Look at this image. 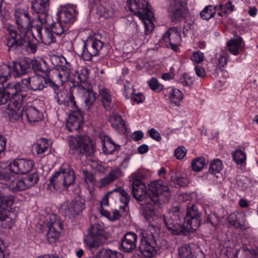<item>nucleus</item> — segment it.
<instances>
[{
    "label": "nucleus",
    "instance_id": "nucleus-1",
    "mask_svg": "<svg viewBox=\"0 0 258 258\" xmlns=\"http://www.w3.org/2000/svg\"><path fill=\"white\" fill-rule=\"evenodd\" d=\"M168 187L163 184L162 181H153L149 185L147 190L146 185L140 180H135L132 183V194L138 201L146 202L141 204V213L144 217L150 221L155 215V210L160 205L169 201Z\"/></svg>",
    "mask_w": 258,
    "mask_h": 258
},
{
    "label": "nucleus",
    "instance_id": "nucleus-2",
    "mask_svg": "<svg viewBox=\"0 0 258 258\" xmlns=\"http://www.w3.org/2000/svg\"><path fill=\"white\" fill-rule=\"evenodd\" d=\"M14 16L18 29H15L12 27L8 28L10 38L7 40L6 45L9 50L25 51L29 53H34L37 49V46L34 41L29 39L27 32L37 23L36 22L37 19L32 20L29 13L24 10H16Z\"/></svg>",
    "mask_w": 258,
    "mask_h": 258
},
{
    "label": "nucleus",
    "instance_id": "nucleus-3",
    "mask_svg": "<svg viewBox=\"0 0 258 258\" xmlns=\"http://www.w3.org/2000/svg\"><path fill=\"white\" fill-rule=\"evenodd\" d=\"M20 83L0 84V104H5L10 100L8 106V114L11 119L19 120L22 118L23 109L22 105L25 95L20 93Z\"/></svg>",
    "mask_w": 258,
    "mask_h": 258
},
{
    "label": "nucleus",
    "instance_id": "nucleus-4",
    "mask_svg": "<svg viewBox=\"0 0 258 258\" xmlns=\"http://www.w3.org/2000/svg\"><path fill=\"white\" fill-rule=\"evenodd\" d=\"M69 145L71 150L86 157H92L96 151L93 141L87 136L70 137Z\"/></svg>",
    "mask_w": 258,
    "mask_h": 258
},
{
    "label": "nucleus",
    "instance_id": "nucleus-5",
    "mask_svg": "<svg viewBox=\"0 0 258 258\" xmlns=\"http://www.w3.org/2000/svg\"><path fill=\"white\" fill-rule=\"evenodd\" d=\"M75 180V173L70 167L60 168L50 179V183L56 188H67L74 184Z\"/></svg>",
    "mask_w": 258,
    "mask_h": 258
},
{
    "label": "nucleus",
    "instance_id": "nucleus-6",
    "mask_svg": "<svg viewBox=\"0 0 258 258\" xmlns=\"http://www.w3.org/2000/svg\"><path fill=\"white\" fill-rule=\"evenodd\" d=\"M103 233V230L99 229L98 225H93L88 229L84 241L91 253H94L105 242L106 238Z\"/></svg>",
    "mask_w": 258,
    "mask_h": 258
},
{
    "label": "nucleus",
    "instance_id": "nucleus-7",
    "mask_svg": "<svg viewBox=\"0 0 258 258\" xmlns=\"http://www.w3.org/2000/svg\"><path fill=\"white\" fill-rule=\"evenodd\" d=\"M141 235L139 246L140 252L145 257L150 258L153 256L160 249L154 235L151 232L148 233L145 231L141 232Z\"/></svg>",
    "mask_w": 258,
    "mask_h": 258
},
{
    "label": "nucleus",
    "instance_id": "nucleus-8",
    "mask_svg": "<svg viewBox=\"0 0 258 258\" xmlns=\"http://www.w3.org/2000/svg\"><path fill=\"white\" fill-rule=\"evenodd\" d=\"M179 208L174 207L168 215L164 217L165 225L169 231L175 235L185 234V230L182 226L179 216Z\"/></svg>",
    "mask_w": 258,
    "mask_h": 258
},
{
    "label": "nucleus",
    "instance_id": "nucleus-9",
    "mask_svg": "<svg viewBox=\"0 0 258 258\" xmlns=\"http://www.w3.org/2000/svg\"><path fill=\"white\" fill-rule=\"evenodd\" d=\"M39 177L37 172L28 174L21 179L14 181L13 178L9 184L10 190L14 192L26 190L36 184L39 181Z\"/></svg>",
    "mask_w": 258,
    "mask_h": 258
},
{
    "label": "nucleus",
    "instance_id": "nucleus-10",
    "mask_svg": "<svg viewBox=\"0 0 258 258\" xmlns=\"http://www.w3.org/2000/svg\"><path fill=\"white\" fill-rule=\"evenodd\" d=\"M168 11L172 22L181 21L187 13V0H168Z\"/></svg>",
    "mask_w": 258,
    "mask_h": 258
},
{
    "label": "nucleus",
    "instance_id": "nucleus-11",
    "mask_svg": "<svg viewBox=\"0 0 258 258\" xmlns=\"http://www.w3.org/2000/svg\"><path fill=\"white\" fill-rule=\"evenodd\" d=\"M104 43L101 40L92 38L84 41L81 55L85 60H90L93 56L101 53Z\"/></svg>",
    "mask_w": 258,
    "mask_h": 258
},
{
    "label": "nucleus",
    "instance_id": "nucleus-12",
    "mask_svg": "<svg viewBox=\"0 0 258 258\" xmlns=\"http://www.w3.org/2000/svg\"><path fill=\"white\" fill-rule=\"evenodd\" d=\"M130 9L141 20L151 21L153 13L146 0H131Z\"/></svg>",
    "mask_w": 258,
    "mask_h": 258
},
{
    "label": "nucleus",
    "instance_id": "nucleus-13",
    "mask_svg": "<svg viewBox=\"0 0 258 258\" xmlns=\"http://www.w3.org/2000/svg\"><path fill=\"white\" fill-rule=\"evenodd\" d=\"M49 82H53L50 75H46L45 77L41 75H36L22 80V83L24 86L34 91L42 90L45 87V85L49 87Z\"/></svg>",
    "mask_w": 258,
    "mask_h": 258
},
{
    "label": "nucleus",
    "instance_id": "nucleus-14",
    "mask_svg": "<svg viewBox=\"0 0 258 258\" xmlns=\"http://www.w3.org/2000/svg\"><path fill=\"white\" fill-rule=\"evenodd\" d=\"M118 198L123 204V206L121 207L122 211H127L128 210V203L131 197L122 187H118L107 192L103 198V201L105 202V205H108L109 199L113 201Z\"/></svg>",
    "mask_w": 258,
    "mask_h": 258
},
{
    "label": "nucleus",
    "instance_id": "nucleus-15",
    "mask_svg": "<svg viewBox=\"0 0 258 258\" xmlns=\"http://www.w3.org/2000/svg\"><path fill=\"white\" fill-rule=\"evenodd\" d=\"M201 214L198 206L195 204H189L187 207L186 215L185 217V227L188 230H196L200 225Z\"/></svg>",
    "mask_w": 258,
    "mask_h": 258
},
{
    "label": "nucleus",
    "instance_id": "nucleus-16",
    "mask_svg": "<svg viewBox=\"0 0 258 258\" xmlns=\"http://www.w3.org/2000/svg\"><path fill=\"white\" fill-rule=\"evenodd\" d=\"M84 209V203L80 200L67 201L64 202L61 206L63 214L69 218L78 215Z\"/></svg>",
    "mask_w": 258,
    "mask_h": 258
},
{
    "label": "nucleus",
    "instance_id": "nucleus-17",
    "mask_svg": "<svg viewBox=\"0 0 258 258\" xmlns=\"http://www.w3.org/2000/svg\"><path fill=\"white\" fill-rule=\"evenodd\" d=\"M34 166L31 160L20 159L14 160L9 164V170L12 174H26L30 171Z\"/></svg>",
    "mask_w": 258,
    "mask_h": 258
},
{
    "label": "nucleus",
    "instance_id": "nucleus-18",
    "mask_svg": "<svg viewBox=\"0 0 258 258\" xmlns=\"http://www.w3.org/2000/svg\"><path fill=\"white\" fill-rule=\"evenodd\" d=\"M36 22L37 23L34 25L33 28L35 29L37 34V37L40 40L45 44L49 45L55 41V38L53 36L52 33L46 27H45L44 31L42 32L43 26L45 23L43 22V20L40 17Z\"/></svg>",
    "mask_w": 258,
    "mask_h": 258
},
{
    "label": "nucleus",
    "instance_id": "nucleus-19",
    "mask_svg": "<svg viewBox=\"0 0 258 258\" xmlns=\"http://www.w3.org/2000/svg\"><path fill=\"white\" fill-rule=\"evenodd\" d=\"M49 5V0H33L32 2L31 9L35 13L40 15L36 19L40 17L43 22L48 23V20L51 19V17L47 13Z\"/></svg>",
    "mask_w": 258,
    "mask_h": 258
},
{
    "label": "nucleus",
    "instance_id": "nucleus-20",
    "mask_svg": "<svg viewBox=\"0 0 258 258\" xmlns=\"http://www.w3.org/2000/svg\"><path fill=\"white\" fill-rule=\"evenodd\" d=\"M65 62V64L59 65L58 69L53 71L51 77L53 81L61 85L69 81L71 73V64L67 61Z\"/></svg>",
    "mask_w": 258,
    "mask_h": 258
},
{
    "label": "nucleus",
    "instance_id": "nucleus-21",
    "mask_svg": "<svg viewBox=\"0 0 258 258\" xmlns=\"http://www.w3.org/2000/svg\"><path fill=\"white\" fill-rule=\"evenodd\" d=\"M50 223L48 225V231L47 233V237L50 243H53L59 237V231L58 229H62L63 224L60 222L58 217L55 215L50 217Z\"/></svg>",
    "mask_w": 258,
    "mask_h": 258
},
{
    "label": "nucleus",
    "instance_id": "nucleus-22",
    "mask_svg": "<svg viewBox=\"0 0 258 258\" xmlns=\"http://www.w3.org/2000/svg\"><path fill=\"white\" fill-rule=\"evenodd\" d=\"M22 108L23 109L22 118H20L19 120H14L13 119H11L12 121L23 120L25 117L27 121L32 123L38 122L42 119L43 114L37 108L32 106H26L25 108L22 106Z\"/></svg>",
    "mask_w": 258,
    "mask_h": 258
},
{
    "label": "nucleus",
    "instance_id": "nucleus-23",
    "mask_svg": "<svg viewBox=\"0 0 258 258\" xmlns=\"http://www.w3.org/2000/svg\"><path fill=\"white\" fill-rule=\"evenodd\" d=\"M58 17L60 21L65 24L68 27L75 21L77 15L76 7L74 5H68L66 10L60 11L58 14Z\"/></svg>",
    "mask_w": 258,
    "mask_h": 258
},
{
    "label": "nucleus",
    "instance_id": "nucleus-24",
    "mask_svg": "<svg viewBox=\"0 0 258 258\" xmlns=\"http://www.w3.org/2000/svg\"><path fill=\"white\" fill-rule=\"evenodd\" d=\"M137 235L134 232H128L124 235L121 241V247L125 252H130L136 248Z\"/></svg>",
    "mask_w": 258,
    "mask_h": 258
},
{
    "label": "nucleus",
    "instance_id": "nucleus-25",
    "mask_svg": "<svg viewBox=\"0 0 258 258\" xmlns=\"http://www.w3.org/2000/svg\"><path fill=\"white\" fill-rule=\"evenodd\" d=\"M82 117L80 112L73 111L69 116L67 121L66 128L71 132L78 131L81 127Z\"/></svg>",
    "mask_w": 258,
    "mask_h": 258
},
{
    "label": "nucleus",
    "instance_id": "nucleus-26",
    "mask_svg": "<svg viewBox=\"0 0 258 258\" xmlns=\"http://www.w3.org/2000/svg\"><path fill=\"white\" fill-rule=\"evenodd\" d=\"M30 64L26 59H22L19 61H13L12 74L15 77H20L28 72Z\"/></svg>",
    "mask_w": 258,
    "mask_h": 258
},
{
    "label": "nucleus",
    "instance_id": "nucleus-27",
    "mask_svg": "<svg viewBox=\"0 0 258 258\" xmlns=\"http://www.w3.org/2000/svg\"><path fill=\"white\" fill-rule=\"evenodd\" d=\"M194 252L191 247L187 245H183L178 248L180 258H205L204 253L199 248H197Z\"/></svg>",
    "mask_w": 258,
    "mask_h": 258
},
{
    "label": "nucleus",
    "instance_id": "nucleus-28",
    "mask_svg": "<svg viewBox=\"0 0 258 258\" xmlns=\"http://www.w3.org/2000/svg\"><path fill=\"white\" fill-rule=\"evenodd\" d=\"M17 213L12 209L8 210L0 218L2 226L5 229H11L15 225Z\"/></svg>",
    "mask_w": 258,
    "mask_h": 258
},
{
    "label": "nucleus",
    "instance_id": "nucleus-29",
    "mask_svg": "<svg viewBox=\"0 0 258 258\" xmlns=\"http://www.w3.org/2000/svg\"><path fill=\"white\" fill-rule=\"evenodd\" d=\"M122 172L119 168H115L110 171L108 174L104 178H101L98 182L97 186L101 188L108 185L122 176Z\"/></svg>",
    "mask_w": 258,
    "mask_h": 258
},
{
    "label": "nucleus",
    "instance_id": "nucleus-30",
    "mask_svg": "<svg viewBox=\"0 0 258 258\" xmlns=\"http://www.w3.org/2000/svg\"><path fill=\"white\" fill-rule=\"evenodd\" d=\"M162 40L167 46L168 43H180L181 41L180 35L176 28H170L163 35Z\"/></svg>",
    "mask_w": 258,
    "mask_h": 258
},
{
    "label": "nucleus",
    "instance_id": "nucleus-31",
    "mask_svg": "<svg viewBox=\"0 0 258 258\" xmlns=\"http://www.w3.org/2000/svg\"><path fill=\"white\" fill-rule=\"evenodd\" d=\"M57 22L51 24L49 23V20L48 23H45V24L50 26L53 33H55L57 35L60 36L67 31L69 29V27L65 25L64 23L61 22L60 19L57 18Z\"/></svg>",
    "mask_w": 258,
    "mask_h": 258
},
{
    "label": "nucleus",
    "instance_id": "nucleus-32",
    "mask_svg": "<svg viewBox=\"0 0 258 258\" xmlns=\"http://www.w3.org/2000/svg\"><path fill=\"white\" fill-rule=\"evenodd\" d=\"M49 87L52 88L54 92V99L59 105L64 104L66 103V96L63 92L59 90V84L53 82H49Z\"/></svg>",
    "mask_w": 258,
    "mask_h": 258
},
{
    "label": "nucleus",
    "instance_id": "nucleus-33",
    "mask_svg": "<svg viewBox=\"0 0 258 258\" xmlns=\"http://www.w3.org/2000/svg\"><path fill=\"white\" fill-rule=\"evenodd\" d=\"M101 102L106 110H109L111 108L112 98L108 91L104 88H100L99 90Z\"/></svg>",
    "mask_w": 258,
    "mask_h": 258
},
{
    "label": "nucleus",
    "instance_id": "nucleus-34",
    "mask_svg": "<svg viewBox=\"0 0 258 258\" xmlns=\"http://www.w3.org/2000/svg\"><path fill=\"white\" fill-rule=\"evenodd\" d=\"M14 178V174L11 173L9 167L7 168L5 164L0 162V180L8 182V185Z\"/></svg>",
    "mask_w": 258,
    "mask_h": 258
},
{
    "label": "nucleus",
    "instance_id": "nucleus-35",
    "mask_svg": "<svg viewBox=\"0 0 258 258\" xmlns=\"http://www.w3.org/2000/svg\"><path fill=\"white\" fill-rule=\"evenodd\" d=\"M85 103L90 109L94 105L96 99V93L91 87L84 89Z\"/></svg>",
    "mask_w": 258,
    "mask_h": 258
},
{
    "label": "nucleus",
    "instance_id": "nucleus-36",
    "mask_svg": "<svg viewBox=\"0 0 258 258\" xmlns=\"http://www.w3.org/2000/svg\"><path fill=\"white\" fill-rule=\"evenodd\" d=\"M96 258H123L121 253L102 248L96 254Z\"/></svg>",
    "mask_w": 258,
    "mask_h": 258
},
{
    "label": "nucleus",
    "instance_id": "nucleus-37",
    "mask_svg": "<svg viewBox=\"0 0 258 258\" xmlns=\"http://www.w3.org/2000/svg\"><path fill=\"white\" fill-rule=\"evenodd\" d=\"M242 41V39L240 36L228 41L227 42V46L228 50L234 55L238 54L239 52L238 49L241 46Z\"/></svg>",
    "mask_w": 258,
    "mask_h": 258
},
{
    "label": "nucleus",
    "instance_id": "nucleus-38",
    "mask_svg": "<svg viewBox=\"0 0 258 258\" xmlns=\"http://www.w3.org/2000/svg\"><path fill=\"white\" fill-rule=\"evenodd\" d=\"M49 146V142L47 139L45 138H40L37 141L33 147L37 153L38 154H40L45 153Z\"/></svg>",
    "mask_w": 258,
    "mask_h": 258
},
{
    "label": "nucleus",
    "instance_id": "nucleus-39",
    "mask_svg": "<svg viewBox=\"0 0 258 258\" xmlns=\"http://www.w3.org/2000/svg\"><path fill=\"white\" fill-rule=\"evenodd\" d=\"M10 77V66L4 63H0V84L5 83Z\"/></svg>",
    "mask_w": 258,
    "mask_h": 258
},
{
    "label": "nucleus",
    "instance_id": "nucleus-40",
    "mask_svg": "<svg viewBox=\"0 0 258 258\" xmlns=\"http://www.w3.org/2000/svg\"><path fill=\"white\" fill-rule=\"evenodd\" d=\"M31 65L32 69L35 72L42 73H46L48 72V68L46 66V61L44 59L32 60Z\"/></svg>",
    "mask_w": 258,
    "mask_h": 258
},
{
    "label": "nucleus",
    "instance_id": "nucleus-41",
    "mask_svg": "<svg viewBox=\"0 0 258 258\" xmlns=\"http://www.w3.org/2000/svg\"><path fill=\"white\" fill-rule=\"evenodd\" d=\"M222 162L219 159H216L212 160L209 168V172L213 175L219 173L223 169Z\"/></svg>",
    "mask_w": 258,
    "mask_h": 258
},
{
    "label": "nucleus",
    "instance_id": "nucleus-42",
    "mask_svg": "<svg viewBox=\"0 0 258 258\" xmlns=\"http://www.w3.org/2000/svg\"><path fill=\"white\" fill-rule=\"evenodd\" d=\"M121 206H123V205L119 206L120 210L115 209L112 211V213L103 209L100 211V213L102 215L106 217L110 220L115 221L119 219V218L121 216L122 213L124 212L122 211L121 208Z\"/></svg>",
    "mask_w": 258,
    "mask_h": 258
},
{
    "label": "nucleus",
    "instance_id": "nucleus-43",
    "mask_svg": "<svg viewBox=\"0 0 258 258\" xmlns=\"http://www.w3.org/2000/svg\"><path fill=\"white\" fill-rule=\"evenodd\" d=\"M216 9L217 6L213 7L212 6L210 5L206 7L200 13L201 18L204 20H209L214 16L216 14Z\"/></svg>",
    "mask_w": 258,
    "mask_h": 258
},
{
    "label": "nucleus",
    "instance_id": "nucleus-44",
    "mask_svg": "<svg viewBox=\"0 0 258 258\" xmlns=\"http://www.w3.org/2000/svg\"><path fill=\"white\" fill-rule=\"evenodd\" d=\"M204 223L210 224L212 230H215L218 224V217L213 213L207 214L206 213Z\"/></svg>",
    "mask_w": 258,
    "mask_h": 258
},
{
    "label": "nucleus",
    "instance_id": "nucleus-45",
    "mask_svg": "<svg viewBox=\"0 0 258 258\" xmlns=\"http://www.w3.org/2000/svg\"><path fill=\"white\" fill-rule=\"evenodd\" d=\"M240 214L238 213H233L230 214L227 218L229 225L235 228H241L242 225L239 220Z\"/></svg>",
    "mask_w": 258,
    "mask_h": 258
},
{
    "label": "nucleus",
    "instance_id": "nucleus-46",
    "mask_svg": "<svg viewBox=\"0 0 258 258\" xmlns=\"http://www.w3.org/2000/svg\"><path fill=\"white\" fill-rule=\"evenodd\" d=\"M89 78V71L87 68H83L80 71H77L75 79L78 83H85Z\"/></svg>",
    "mask_w": 258,
    "mask_h": 258
},
{
    "label": "nucleus",
    "instance_id": "nucleus-47",
    "mask_svg": "<svg viewBox=\"0 0 258 258\" xmlns=\"http://www.w3.org/2000/svg\"><path fill=\"white\" fill-rule=\"evenodd\" d=\"M172 92L170 93V99L173 103L178 105L183 99V94L177 89H172Z\"/></svg>",
    "mask_w": 258,
    "mask_h": 258
},
{
    "label": "nucleus",
    "instance_id": "nucleus-48",
    "mask_svg": "<svg viewBox=\"0 0 258 258\" xmlns=\"http://www.w3.org/2000/svg\"><path fill=\"white\" fill-rule=\"evenodd\" d=\"M15 201V197L12 195H3L0 197V204L5 208L11 207Z\"/></svg>",
    "mask_w": 258,
    "mask_h": 258
},
{
    "label": "nucleus",
    "instance_id": "nucleus-49",
    "mask_svg": "<svg viewBox=\"0 0 258 258\" xmlns=\"http://www.w3.org/2000/svg\"><path fill=\"white\" fill-rule=\"evenodd\" d=\"M205 160L203 157L196 158L191 163L193 170L197 172L201 171L205 165Z\"/></svg>",
    "mask_w": 258,
    "mask_h": 258
},
{
    "label": "nucleus",
    "instance_id": "nucleus-50",
    "mask_svg": "<svg viewBox=\"0 0 258 258\" xmlns=\"http://www.w3.org/2000/svg\"><path fill=\"white\" fill-rule=\"evenodd\" d=\"M110 121L111 123L112 127L115 128H117L119 127H123L125 124L122 117L118 114L113 115L111 117Z\"/></svg>",
    "mask_w": 258,
    "mask_h": 258
},
{
    "label": "nucleus",
    "instance_id": "nucleus-51",
    "mask_svg": "<svg viewBox=\"0 0 258 258\" xmlns=\"http://www.w3.org/2000/svg\"><path fill=\"white\" fill-rule=\"evenodd\" d=\"M233 158L237 164H242L246 160V155L241 150H237L233 153Z\"/></svg>",
    "mask_w": 258,
    "mask_h": 258
},
{
    "label": "nucleus",
    "instance_id": "nucleus-52",
    "mask_svg": "<svg viewBox=\"0 0 258 258\" xmlns=\"http://www.w3.org/2000/svg\"><path fill=\"white\" fill-rule=\"evenodd\" d=\"M115 149V144L111 145L109 142H104L103 144V151L106 154H112Z\"/></svg>",
    "mask_w": 258,
    "mask_h": 258
},
{
    "label": "nucleus",
    "instance_id": "nucleus-53",
    "mask_svg": "<svg viewBox=\"0 0 258 258\" xmlns=\"http://www.w3.org/2000/svg\"><path fill=\"white\" fill-rule=\"evenodd\" d=\"M190 59L195 62L200 63L204 60V54L200 51L193 52Z\"/></svg>",
    "mask_w": 258,
    "mask_h": 258
},
{
    "label": "nucleus",
    "instance_id": "nucleus-54",
    "mask_svg": "<svg viewBox=\"0 0 258 258\" xmlns=\"http://www.w3.org/2000/svg\"><path fill=\"white\" fill-rule=\"evenodd\" d=\"M186 151L184 147H178L174 151V155L177 159H181L185 156Z\"/></svg>",
    "mask_w": 258,
    "mask_h": 258
},
{
    "label": "nucleus",
    "instance_id": "nucleus-55",
    "mask_svg": "<svg viewBox=\"0 0 258 258\" xmlns=\"http://www.w3.org/2000/svg\"><path fill=\"white\" fill-rule=\"evenodd\" d=\"M179 82L184 86H190L192 84L193 79L187 74H185L181 77Z\"/></svg>",
    "mask_w": 258,
    "mask_h": 258
},
{
    "label": "nucleus",
    "instance_id": "nucleus-56",
    "mask_svg": "<svg viewBox=\"0 0 258 258\" xmlns=\"http://www.w3.org/2000/svg\"><path fill=\"white\" fill-rule=\"evenodd\" d=\"M83 175L86 183L91 184L94 183L95 176L92 173L87 170H83Z\"/></svg>",
    "mask_w": 258,
    "mask_h": 258
},
{
    "label": "nucleus",
    "instance_id": "nucleus-57",
    "mask_svg": "<svg viewBox=\"0 0 258 258\" xmlns=\"http://www.w3.org/2000/svg\"><path fill=\"white\" fill-rule=\"evenodd\" d=\"M149 85L153 90H160L161 89V86L159 84L157 79L152 78L149 82Z\"/></svg>",
    "mask_w": 258,
    "mask_h": 258
},
{
    "label": "nucleus",
    "instance_id": "nucleus-58",
    "mask_svg": "<svg viewBox=\"0 0 258 258\" xmlns=\"http://www.w3.org/2000/svg\"><path fill=\"white\" fill-rule=\"evenodd\" d=\"M149 136L153 139L160 141L161 140V137L160 134L154 128H151L149 131Z\"/></svg>",
    "mask_w": 258,
    "mask_h": 258
},
{
    "label": "nucleus",
    "instance_id": "nucleus-59",
    "mask_svg": "<svg viewBox=\"0 0 258 258\" xmlns=\"http://www.w3.org/2000/svg\"><path fill=\"white\" fill-rule=\"evenodd\" d=\"M8 256L9 253L3 241L0 240V258H8Z\"/></svg>",
    "mask_w": 258,
    "mask_h": 258
},
{
    "label": "nucleus",
    "instance_id": "nucleus-60",
    "mask_svg": "<svg viewBox=\"0 0 258 258\" xmlns=\"http://www.w3.org/2000/svg\"><path fill=\"white\" fill-rule=\"evenodd\" d=\"M227 55L226 52L222 53V54L220 55L219 58V67L221 69L226 66L227 60Z\"/></svg>",
    "mask_w": 258,
    "mask_h": 258
},
{
    "label": "nucleus",
    "instance_id": "nucleus-61",
    "mask_svg": "<svg viewBox=\"0 0 258 258\" xmlns=\"http://www.w3.org/2000/svg\"><path fill=\"white\" fill-rule=\"evenodd\" d=\"M62 59L66 61V58L63 56H58L55 55H52L50 56V60L52 64L55 66L59 67V62L61 61Z\"/></svg>",
    "mask_w": 258,
    "mask_h": 258
},
{
    "label": "nucleus",
    "instance_id": "nucleus-62",
    "mask_svg": "<svg viewBox=\"0 0 258 258\" xmlns=\"http://www.w3.org/2000/svg\"><path fill=\"white\" fill-rule=\"evenodd\" d=\"M195 70L196 71V73L198 77L202 78L205 77L206 72L203 68L200 67L199 66H197L195 67Z\"/></svg>",
    "mask_w": 258,
    "mask_h": 258
},
{
    "label": "nucleus",
    "instance_id": "nucleus-63",
    "mask_svg": "<svg viewBox=\"0 0 258 258\" xmlns=\"http://www.w3.org/2000/svg\"><path fill=\"white\" fill-rule=\"evenodd\" d=\"M144 99V97L141 93L135 94L132 96V100L137 103L143 102Z\"/></svg>",
    "mask_w": 258,
    "mask_h": 258
},
{
    "label": "nucleus",
    "instance_id": "nucleus-64",
    "mask_svg": "<svg viewBox=\"0 0 258 258\" xmlns=\"http://www.w3.org/2000/svg\"><path fill=\"white\" fill-rule=\"evenodd\" d=\"M234 6L230 1L227 3L224 7L223 13L224 14H227L229 12H231L233 11Z\"/></svg>",
    "mask_w": 258,
    "mask_h": 258
}]
</instances>
